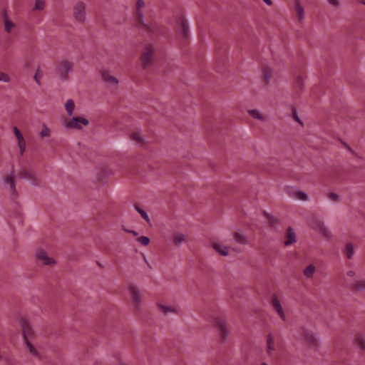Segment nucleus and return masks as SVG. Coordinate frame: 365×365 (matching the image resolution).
Here are the masks:
<instances>
[{
  "label": "nucleus",
  "instance_id": "nucleus-1",
  "mask_svg": "<svg viewBox=\"0 0 365 365\" xmlns=\"http://www.w3.org/2000/svg\"><path fill=\"white\" fill-rule=\"evenodd\" d=\"M155 56V46L153 43H145L141 49L139 58L142 68H150L154 62Z\"/></svg>",
  "mask_w": 365,
  "mask_h": 365
},
{
  "label": "nucleus",
  "instance_id": "nucleus-2",
  "mask_svg": "<svg viewBox=\"0 0 365 365\" xmlns=\"http://www.w3.org/2000/svg\"><path fill=\"white\" fill-rule=\"evenodd\" d=\"M309 227L326 240H331L333 235L323 220L313 217L309 220Z\"/></svg>",
  "mask_w": 365,
  "mask_h": 365
},
{
  "label": "nucleus",
  "instance_id": "nucleus-3",
  "mask_svg": "<svg viewBox=\"0 0 365 365\" xmlns=\"http://www.w3.org/2000/svg\"><path fill=\"white\" fill-rule=\"evenodd\" d=\"M212 323L221 341H226L230 334L226 320L222 317H215L212 319Z\"/></svg>",
  "mask_w": 365,
  "mask_h": 365
},
{
  "label": "nucleus",
  "instance_id": "nucleus-4",
  "mask_svg": "<svg viewBox=\"0 0 365 365\" xmlns=\"http://www.w3.org/2000/svg\"><path fill=\"white\" fill-rule=\"evenodd\" d=\"M19 323L23 330V334L25 339V342L26 346L29 351V352L34 356H38V353L36 348L32 345V344L28 340V336L32 334L33 329L31 324L26 319H21L19 320Z\"/></svg>",
  "mask_w": 365,
  "mask_h": 365
},
{
  "label": "nucleus",
  "instance_id": "nucleus-5",
  "mask_svg": "<svg viewBox=\"0 0 365 365\" xmlns=\"http://www.w3.org/2000/svg\"><path fill=\"white\" fill-rule=\"evenodd\" d=\"M146 8L145 0H136L135 14L138 24L142 26L145 29L152 31L151 26L145 22L144 19V13Z\"/></svg>",
  "mask_w": 365,
  "mask_h": 365
},
{
  "label": "nucleus",
  "instance_id": "nucleus-6",
  "mask_svg": "<svg viewBox=\"0 0 365 365\" xmlns=\"http://www.w3.org/2000/svg\"><path fill=\"white\" fill-rule=\"evenodd\" d=\"M17 175L19 178L29 181L34 186L38 185L41 181V178L37 173L26 167L21 168Z\"/></svg>",
  "mask_w": 365,
  "mask_h": 365
},
{
  "label": "nucleus",
  "instance_id": "nucleus-7",
  "mask_svg": "<svg viewBox=\"0 0 365 365\" xmlns=\"http://www.w3.org/2000/svg\"><path fill=\"white\" fill-rule=\"evenodd\" d=\"M72 14L76 22L84 24L87 19L86 4L82 1L76 2L73 7Z\"/></svg>",
  "mask_w": 365,
  "mask_h": 365
},
{
  "label": "nucleus",
  "instance_id": "nucleus-8",
  "mask_svg": "<svg viewBox=\"0 0 365 365\" xmlns=\"http://www.w3.org/2000/svg\"><path fill=\"white\" fill-rule=\"evenodd\" d=\"M95 175L98 182H106L110 176L114 174V171L108 163H101L95 169Z\"/></svg>",
  "mask_w": 365,
  "mask_h": 365
},
{
  "label": "nucleus",
  "instance_id": "nucleus-9",
  "mask_svg": "<svg viewBox=\"0 0 365 365\" xmlns=\"http://www.w3.org/2000/svg\"><path fill=\"white\" fill-rule=\"evenodd\" d=\"M89 125V120L83 116H72L71 118L65 121L63 127L65 129L82 130L83 126Z\"/></svg>",
  "mask_w": 365,
  "mask_h": 365
},
{
  "label": "nucleus",
  "instance_id": "nucleus-10",
  "mask_svg": "<svg viewBox=\"0 0 365 365\" xmlns=\"http://www.w3.org/2000/svg\"><path fill=\"white\" fill-rule=\"evenodd\" d=\"M2 184L11 196H17L18 192L16 188V182L13 170L11 171L10 173L3 176Z\"/></svg>",
  "mask_w": 365,
  "mask_h": 365
},
{
  "label": "nucleus",
  "instance_id": "nucleus-11",
  "mask_svg": "<svg viewBox=\"0 0 365 365\" xmlns=\"http://www.w3.org/2000/svg\"><path fill=\"white\" fill-rule=\"evenodd\" d=\"M73 69V63L68 60H62L57 63L56 70L63 81L68 79V74Z\"/></svg>",
  "mask_w": 365,
  "mask_h": 365
},
{
  "label": "nucleus",
  "instance_id": "nucleus-12",
  "mask_svg": "<svg viewBox=\"0 0 365 365\" xmlns=\"http://www.w3.org/2000/svg\"><path fill=\"white\" fill-rule=\"evenodd\" d=\"M177 32L182 38H186L189 34V26L187 19L180 16L176 21Z\"/></svg>",
  "mask_w": 365,
  "mask_h": 365
},
{
  "label": "nucleus",
  "instance_id": "nucleus-13",
  "mask_svg": "<svg viewBox=\"0 0 365 365\" xmlns=\"http://www.w3.org/2000/svg\"><path fill=\"white\" fill-rule=\"evenodd\" d=\"M128 291L135 309L139 310L142 304V297L139 289L134 285H130Z\"/></svg>",
  "mask_w": 365,
  "mask_h": 365
},
{
  "label": "nucleus",
  "instance_id": "nucleus-14",
  "mask_svg": "<svg viewBox=\"0 0 365 365\" xmlns=\"http://www.w3.org/2000/svg\"><path fill=\"white\" fill-rule=\"evenodd\" d=\"M36 258L40 264L53 265L56 264V260L48 252H36Z\"/></svg>",
  "mask_w": 365,
  "mask_h": 365
},
{
  "label": "nucleus",
  "instance_id": "nucleus-15",
  "mask_svg": "<svg viewBox=\"0 0 365 365\" xmlns=\"http://www.w3.org/2000/svg\"><path fill=\"white\" fill-rule=\"evenodd\" d=\"M271 305L273 308V309L276 312V313L278 314L279 318L282 321H286L287 317L286 314L284 312V310L282 307V305L279 300V299L277 297H274L272 299Z\"/></svg>",
  "mask_w": 365,
  "mask_h": 365
},
{
  "label": "nucleus",
  "instance_id": "nucleus-16",
  "mask_svg": "<svg viewBox=\"0 0 365 365\" xmlns=\"http://www.w3.org/2000/svg\"><path fill=\"white\" fill-rule=\"evenodd\" d=\"M287 195L289 197L300 201L306 202L309 200V195L306 192L297 189L289 190L287 191Z\"/></svg>",
  "mask_w": 365,
  "mask_h": 365
},
{
  "label": "nucleus",
  "instance_id": "nucleus-17",
  "mask_svg": "<svg viewBox=\"0 0 365 365\" xmlns=\"http://www.w3.org/2000/svg\"><path fill=\"white\" fill-rule=\"evenodd\" d=\"M101 77L103 81L110 87L116 88L118 85V80L113 76L110 71L105 70L101 72Z\"/></svg>",
  "mask_w": 365,
  "mask_h": 365
},
{
  "label": "nucleus",
  "instance_id": "nucleus-18",
  "mask_svg": "<svg viewBox=\"0 0 365 365\" xmlns=\"http://www.w3.org/2000/svg\"><path fill=\"white\" fill-rule=\"evenodd\" d=\"M304 341L310 348L316 347L318 345V339L316 334L311 331L304 332Z\"/></svg>",
  "mask_w": 365,
  "mask_h": 365
},
{
  "label": "nucleus",
  "instance_id": "nucleus-19",
  "mask_svg": "<svg viewBox=\"0 0 365 365\" xmlns=\"http://www.w3.org/2000/svg\"><path fill=\"white\" fill-rule=\"evenodd\" d=\"M14 134L17 138L18 146L20 150L21 155H23L26 150V142L24 138L17 127L14 128Z\"/></svg>",
  "mask_w": 365,
  "mask_h": 365
},
{
  "label": "nucleus",
  "instance_id": "nucleus-20",
  "mask_svg": "<svg viewBox=\"0 0 365 365\" xmlns=\"http://www.w3.org/2000/svg\"><path fill=\"white\" fill-rule=\"evenodd\" d=\"M232 237L237 243L247 245L250 241L247 236L241 230H237L232 233Z\"/></svg>",
  "mask_w": 365,
  "mask_h": 365
},
{
  "label": "nucleus",
  "instance_id": "nucleus-21",
  "mask_svg": "<svg viewBox=\"0 0 365 365\" xmlns=\"http://www.w3.org/2000/svg\"><path fill=\"white\" fill-rule=\"evenodd\" d=\"M349 287L354 290H365V279L358 277L354 281H349Z\"/></svg>",
  "mask_w": 365,
  "mask_h": 365
},
{
  "label": "nucleus",
  "instance_id": "nucleus-22",
  "mask_svg": "<svg viewBox=\"0 0 365 365\" xmlns=\"http://www.w3.org/2000/svg\"><path fill=\"white\" fill-rule=\"evenodd\" d=\"M277 344L272 335H268L266 341V353L269 356H272L276 351Z\"/></svg>",
  "mask_w": 365,
  "mask_h": 365
},
{
  "label": "nucleus",
  "instance_id": "nucleus-23",
  "mask_svg": "<svg viewBox=\"0 0 365 365\" xmlns=\"http://www.w3.org/2000/svg\"><path fill=\"white\" fill-rule=\"evenodd\" d=\"M130 138L138 145H143L147 143L145 137L140 131H134L130 134Z\"/></svg>",
  "mask_w": 365,
  "mask_h": 365
},
{
  "label": "nucleus",
  "instance_id": "nucleus-24",
  "mask_svg": "<svg viewBox=\"0 0 365 365\" xmlns=\"http://www.w3.org/2000/svg\"><path fill=\"white\" fill-rule=\"evenodd\" d=\"M2 16L5 32L11 34L13 29L16 27V24L10 19L6 12H4Z\"/></svg>",
  "mask_w": 365,
  "mask_h": 365
},
{
  "label": "nucleus",
  "instance_id": "nucleus-25",
  "mask_svg": "<svg viewBox=\"0 0 365 365\" xmlns=\"http://www.w3.org/2000/svg\"><path fill=\"white\" fill-rule=\"evenodd\" d=\"M46 7V0H32L31 11L33 12H43Z\"/></svg>",
  "mask_w": 365,
  "mask_h": 365
},
{
  "label": "nucleus",
  "instance_id": "nucleus-26",
  "mask_svg": "<svg viewBox=\"0 0 365 365\" xmlns=\"http://www.w3.org/2000/svg\"><path fill=\"white\" fill-rule=\"evenodd\" d=\"M294 10L298 16V19L300 22L303 21L305 16V11L304 6L302 5L300 0H294Z\"/></svg>",
  "mask_w": 365,
  "mask_h": 365
},
{
  "label": "nucleus",
  "instance_id": "nucleus-27",
  "mask_svg": "<svg viewBox=\"0 0 365 365\" xmlns=\"http://www.w3.org/2000/svg\"><path fill=\"white\" fill-rule=\"evenodd\" d=\"M248 114L254 119L258 120L261 122L267 120V118L259 110L251 109L248 110Z\"/></svg>",
  "mask_w": 365,
  "mask_h": 365
},
{
  "label": "nucleus",
  "instance_id": "nucleus-28",
  "mask_svg": "<svg viewBox=\"0 0 365 365\" xmlns=\"http://www.w3.org/2000/svg\"><path fill=\"white\" fill-rule=\"evenodd\" d=\"M296 242V235L292 228L289 227L287 230L284 245L289 246Z\"/></svg>",
  "mask_w": 365,
  "mask_h": 365
},
{
  "label": "nucleus",
  "instance_id": "nucleus-29",
  "mask_svg": "<svg viewBox=\"0 0 365 365\" xmlns=\"http://www.w3.org/2000/svg\"><path fill=\"white\" fill-rule=\"evenodd\" d=\"M160 312L164 313L165 314H177L179 312L178 309L173 305H165V304H159L158 306Z\"/></svg>",
  "mask_w": 365,
  "mask_h": 365
},
{
  "label": "nucleus",
  "instance_id": "nucleus-30",
  "mask_svg": "<svg viewBox=\"0 0 365 365\" xmlns=\"http://www.w3.org/2000/svg\"><path fill=\"white\" fill-rule=\"evenodd\" d=\"M173 242L175 245H180V244L187 243L188 238L185 234L177 232L173 234Z\"/></svg>",
  "mask_w": 365,
  "mask_h": 365
},
{
  "label": "nucleus",
  "instance_id": "nucleus-31",
  "mask_svg": "<svg viewBox=\"0 0 365 365\" xmlns=\"http://www.w3.org/2000/svg\"><path fill=\"white\" fill-rule=\"evenodd\" d=\"M262 78L263 80L267 83H269L270 82V80L272 77V74H273V69L268 66H263L262 69Z\"/></svg>",
  "mask_w": 365,
  "mask_h": 365
},
{
  "label": "nucleus",
  "instance_id": "nucleus-32",
  "mask_svg": "<svg viewBox=\"0 0 365 365\" xmlns=\"http://www.w3.org/2000/svg\"><path fill=\"white\" fill-rule=\"evenodd\" d=\"M354 341L358 349L361 351H365V336L362 334H357Z\"/></svg>",
  "mask_w": 365,
  "mask_h": 365
},
{
  "label": "nucleus",
  "instance_id": "nucleus-33",
  "mask_svg": "<svg viewBox=\"0 0 365 365\" xmlns=\"http://www.w3.org/2000/svg\"><path fill=\"white\" fill-rule=\"evenodd\" d=\"M305 78L302 75H297L294 80V86L299 90H302L304 86Z\"/></svg>",
  "mask_w": 365,
  "mask_h": 365
},
{
  "label": "nucleus",
  "instance_id": "nucleus-34",
  "mask_svg": "<svg viewBox=\"0 0 365 365\" xmlns=\"http://www.w3.org/2000/svg\"><path fill=\"white\" fill-rule=\"evenodd\" d=\"M75 107V103L72 99H68L66 101L65 103V108L69 116H73Z\"/></svg>",
  "mask_w": 365,
  "mask_h": 365
},
{
  "label": "nucleus",
  "instance_id": "nucleus-35",
  "mask_svg": "<svg viewBox=\"0 0 365 365\" xmlns=\"http://www.w3.org/2000/svg\"><path fill=\"white\" fill-rule=\"evenodd\" d=\"M135 210L140 215V216L145 220V221L149 224H151L150 219L148 213L140 207L138 204L134 205Z\"/></svg>",
  "mask_w": 365,
  "mask_h": 365
},
{
  "label": "nucleus",
  "instance_id": "nucleus-36",
  "mask_svg": "<svg viewBox=\"0 0 365 365\" xmlns=\"http://www.w3.org/2000/svg\"><path fill=\"white\" fill-rule=\"evenodd\" d=\"M51 135V130L48 127L46 123H43L41 125V130L39 133V135L41 138H48Z\"/></svg>",
  "mask_w": 365,
  "mask_h": 365
},
{
  "label": "nucleus",
  "instance_id": "nucleus-37",
  "mask_svg": "<svg viewBox=\"0 0 365 365\" xmlns=\"http://www.w3.org/2000/svg\"><path fill=\"white\" fill-rule=\"evenodd\" d=\"M43 76V72L40 67H38L36 70V73L34 76V79L36 83L40 86L41 84V78Z\"/></svg>",
  "mask_w": 365,
  "mask_h": 365
},
{
  "label": "nucleus",
  "instance_id": "nucleus-38",
  "mask_svg": "<svg viewBox=\"0 0 365 365\" xmlns=\"http://www.w3.org/2000/svg\"><path fill=\"white\" fill-rule=\"evenodd\" d=\"M358 277L356 276V274L353 270H349L346 272V275L344 277V281L349 286V281H354L355 279H357Z\"/></svg>",
  "mask_w": 365,
  "mask_h": 365
},
{
  "label": "nucleus",
  "instance_id": "nucleus-39",
  "mask_svg": "<svg viewBox=\"0 0 365 365\" xmlns=\"http://www.w3.org/2000/svg\"><path fill=\"white\" fill-rule=\"evenodd\" d=\"M315 267L312 264H309L304 269V274L307 278H312L314 274Z\"/></svg>",
  "mask_w": 365,
  "mask_h": 365
},
{
  "label": "nucleus",
  "instance_id": "nucleus-40",
  "mask_svg": "<svg viewBox=\"0 0 365 365\" xmlns=\"http://www.w3.org/2000/svg\"><path fill=\"white\" fill-rule=\"evenodd\" d=\"M10 81V76L7 73L0 71V82L9 83Z\"/></svg>",
  "mask_w": 365,
  "mask_h": 365
},
{
  "label": "nucleus",
  "instance_id": "nucleus-41",
  "mask_svg": "<svg viewBox=\"0 0 365 365\" xmlns=\"http://www.w3.org/2000/svg\"><path fill=\"white\" fill-rule=\"evenodd\" d=\"M137 241L143 245H148L150 242V239L146 236H141L137 239Z\"/></svg>",
  "mask_w": 365,
  "mask_h": 365
},
{
  "label": "nucleus",
  "instance_id": "nucleus-42",
  "mask_svg": "<svg viewBox=\"0 0 365 365\" xmlns=\"http://www.w3.org/2000/svg\"><path fill=\"white\" fill-rule=\"evenodd\" d=\"M354 249H358V247L352 242H348L345 245V251H354Z\"/></svg>",
  "mask_w": 365,
  "mask_h": 365
},
{
  "label": "nucleus",
  "instance_id": "nucleus-43",
  "mask_svg": "<svg viewBox=\"0 0 365 365\" xmlns=\"http://www.w3.org/2000/svg\"><path fill=\"white\" fill-rule=\"evenodd\" d=\"M329 197L333 202H339L340 200V196L336 192H330Z\"/></svg>",
  "mask_w": 365,
  "mask_h": 365
},
{
  "label": "nucleus",
  "instance_id": "nucleus-44",
  "mask_svg": "<svg viewBox=\"0 0 365 365\" xmlns=\"http://www.w3.org/2000/svg\"><path fill=\"white\" fill-rule=\"evenodd\" d=\"M211 248L215 250V251H222L223 247L220 243L214 242L211 245Z\"/></svg>",
  "mask_w": 365,
  "mask_h": 365
},
{
  "label": "nucleus",
  "instance_id": "nucleus-45",
  "mask_svg": "<svg viewBox=\"0 0 365 365\" xmlns=\"http://www.w3.org/2000/svg\"><path fill=\"white\" fill-rule=\"evenodd\" d=\"M329 4L335 7H338L339 6V2L338 0H327Z\"/></svg>",
  "mask_w": 365,
  "mask_h": 365
},
{
  "label": "nucleus",
  "instance_id": "nucleus-46",
  "mask_svg": "<svg viewBox=\"0 0 365 365\" xmlns=\"http://www.w3.org/2000/svg\"><path fill=\"white\" fill-rule=\"evenodd\" d=\"M293 117H294V119L297 122L299 123L300 125H302V121L300 120V118H299L297 112H294V114H293Z\"/></svg>",
  "mask_w": 365,
  "mask_h": 365
},
{
  "label": "nucleus",
  "instance_id": "nucleus-47",
  "mask_svg": "<svg viewBox=\"0 0 365 365\" xmlns=\"http://www.w3.org/2000/svg\"><path fill=\"white\" fill-rule=\"evenodd\" d=\"M125 231H126L127 232H129V233L133 234V235H135V236H137V235H138V232H135V231H134V230H125Z\"/></svg>",
  "mask_w": 365,
  "mask_h": 365
},
{
  "label": "nucleus",
  "instance_id": "nucleus-48",
  "mask_svg": "<svg viewBox=\"0 0 365 365\" xmlns=\"http://www.w3.org/2000/svg\"><path fill=\"white\" fill-rule=\"evenodd\" d=\"M267 5L271 6L272 4V0H262Z\"/></svg>",
  "mask_w": 365,
  "mask_h": 365
},
{
  "label": "nucleus",
  "instance_id": "nucleus-49",
  "mask_svg": "<svg viewBox=\"0 0 365 365\" xmlns=\"http://www.w3.org/2000/svg\"><path fill=\"white\" fill-rule=\"evenodd\" d=\"M352 253H353V252H347L346 257H347L348 259H351V257H352Z\"/></svg>",
  "mask_w": 365,
  "mask_h": 365
},
{
  "label": "nucleus",
  "instance_id": "nucleus-50",
  "mask_svg": "<svg viewBox=\"0 0 365 365\" xmlns=\"http://www.w3.org/2000/svg\"><path fill=\"white\" fill-rule=\"evenodd\" d=\"M222 255L223 256H227L228 252H220Z\"/></svg>",
  "mask_w": 365,
  "mask_h": 365
},
{
  "label": "nucleus",
  "instance_id": "nucleus-51",
  "mask_svg": "<svg viewBox=\"0 0 365 365\" xmlns=\"http://www.w3.org/2000/svg\"><path fill=\"white\" fill-rule=\"evenodd\" d=\"M274 222V220L273 219H270V222L272 224Z\"/></svg>",
  "mask_w": 365,
  "mask_h": 365
},
{
  "label": "nucleus",
  "instance_id": "nucleus-52",
  "mask_svg": "<svg viewBox=\"0 0 365 365\" xmlns=\"http://www.w3.org/2000/svg\"><path fill=\"white\" fill-rule=\"evenodd\" d=\"M260 365H268L267 363H262Z\"/></svg>",
  "mask_w": 365,
  "mask_h": 365
},
{
  "label": "nucleus",
  "instance_id": "nucleus-53",
  "mask_svg": "<svg viewBox=\"0 0 365 365\" xmlns=\"http://www.w3.org/2000/svg\"><path fill=\"white\" fill-rule=\"evenodd\" d=\"M361 3L365 5V0H363Z\"/></svg>",
  "mask_w": 365,
  "mask_h": 365
}]
</instances>
